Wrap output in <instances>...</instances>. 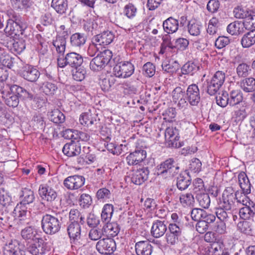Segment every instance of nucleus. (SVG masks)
Segmentation results:
<instances>
[{"mask_svg": "<svg viewBox=\"0 0 255 255\" xmlns=\"http://www.w3.org/2000/svg\"><path fill=\"white\" fill-rule=\"evenodd\" d=\"M4 99L5 104L7 106L14 108L18 105L19 99H29L36 102L38 98L22 87L13 85L10 87L9 91Z\"/></svg>", "mask_w": 255, "mask_h": 255, "instance_id": "obj_1", "label": "nucleus"}, {"mask_svg": "<svg viewBox=\"0 0 255 255\" xmlns=\"http://www.w3.org/2000/svg\"><path fill=\"white\" fill-rule=\"evenodd\" d=\"M61 219H60L57 215L55 216L46 214L43 216L41 220L42 228L47 234H55L59 232L61 228Z\"/></svg>", "mask_w": 255, "mask_h": 255, "instance_id": "obj_2", "label": "nucleus"}, {"mask_svg": "<svg viewBox=\"0 0 255 255\" xmlns=\"http://www.w3.org/2000/svg\"><path fill=\"white\" fill-rule=\"evenodd\" d=\"M57 58V63L59 67L63 68L69 65L73 68H78L81 66L83 62V57L76 52H70L63 56V54H60Z\"/></svg>", "mask_w": 255, "mask_h": 255, "instance_id": "obj_3", "label": "nucleus"}, {"mask_svg": "<svg viewBox=\"0 0 255 255\" xmlns=\"http://www.w3.org/2000/svg\"><path fill=\"white\" fill-rule=\"evenodd\" d=\"M112 56L111 50H104L92 60L90 63V69L95 71L101 70L110 61Z\"/></svg>", "mask_w": 255, "mask_h": 255, "instance_id": "obj_4", "label": "nucleus"}, {"mask_svg": "<svg viewBox=\"0 0 255 255\" xmlns=\"http://www.w3.org/2000/svg\"><path fill=\"white\" fill-rule=\"evenodd\" d=\"M67 230L72 244V248H74L76 250L80 248L82 244L80 241L81 237V227L79 223H70Z\"/></svg>", "mask_w": 255, "mask_h": 255, "instance_id": "obj_5", "label": "nucleus"}, {"mask_svg": "<svg viewBox=\"0 0 255 255\" xmlns=\"http://www.w3.org/2000/svg\"><path fill=\"white\" fill-rule=\"evenodd\" d=\"M59 29V35L53 41V45L58 53L63 54L65 50L66 39L70 34V31L69 28L66 27L64 25H61Z\"/></svg>", "mask_w": 255, "mask_h": 255, "instance_id": "obj_6", "label": "nucleus"}, {"mask_svg": "<svg viewBox=\"0 0 255 255\" xmlns=\"http://www.w3.org/2000/svg\"><path fill=\"white\" fill-rule=\"evenodd\" d=\"M134 71V66L129 62H120L113 68L114 75L118 78L129 77L133 73Z\"/></svg>", "mask_w": 255, "mask_h": 255, "instance_id": "obj_7", "label": "nucleus"}, {"mask_svg": "<svg viewBox=\"0 0 255 255\" xmlns=\"http://www.w3.org/2000/svg\"><path fill=\"white\" fill-rule=\"evenodd\" d=\"M116 244L111 238L100 240L96 244V249L102 254L112 255L116 250Z\"/></svg>", "mask_w": 255, "mask_h": 255, "instance_id": "obj_8", "label": "nucleus"}, {"mask_svg": "<svg viewBox=\"0 0 255 255\" xmlns=\"http://www.w3.org/2000/svg\"><path fill=\"white\" fill-rule=\"evenodd\" d=\"M182 235V229L176 223H170L168 226V231L165 235L167 244L173 246L178 242L179 238Z\"/></svg>", "mask_w": 255, "mask_h": 255, "instance_id": "obj_9", "label": "nucleus"}, {"mask_svg": "<svg viewBox=\"0 0 255 255\" xmlns=\"http://www.w3.org/2000/svg\"><path fill=\"white\" fill-rule=\"evenodd\" d=\"M179 170V167L172 158L167 159L157 166V173L158 175L166 173L170 176H174Z\"/></svg>", "mask_w": 255, "mask_h": 255, "instance_id": "obj_10", "label": "nucleus"}, {"mask_svg": "<svg viewBox=\"0 0 255 255\" xmlns=\"http://www.w3.org/2000/svg\"><path fill=\"white\" fill-rule=\"evenodd\" d=\"M79 121L80 124L91 128H96L99 124L100 119L95 112H89L81 115Z\"/></svg>", "mask_w": 255, "mask_h": 255, "instance_id": "obj_11", "label": "nucleus"}, {"mask_svg": "<svg viewBox=\"0 0 255 255\" xmlns=\"http://www.w3.org/2000/svg\"><path fill=\"white\" fill-rule=\"evenodd\" d=\"M27 250L32 255H43L49 251L47 244L42 239H36L27 245Z\"/></svg>", "mask_w": 255, "mask_h": 255, "instance_id": "obj_12", "label": "nucleus"}, {"mask_svg": "<svg viewBox=\"0 0 255 255\" xmlns=\"http://www.w3.org/2000/svg\"><path fill=\"white\" fill-rule=\"evenodd\" d=\"M165 138L169 146L179 148L181 146L179 139L178 129L173 127L167 128L165 131Z\"/></svg>", "mask_w": 255, "mask_h": 255, "instance_id": "obj_13", "label": "nucleus"}, {"mask_svg": "<svg viewBox=\"0 0 255 255\" xmlns=\"http://www.w3.org/2000/svg\"><path fill=\"white\" fill-rule=\"evenodd\" d=\"M186 95L187 101L191 106H197L200 101L199 89L195 84H192L188 87Z\"/></svg>", "mask_w": 255, "mask_h": 255, "instance_id": "obj_14", "label": "nucleus"}, {"mask_svg": "<svg viewBox=\"0 0 255 255\" xmlns=\"http://www.w3.org/2000/svg\"><path fill=\"white\" fill-rule=\"evenodd\" d=\"M25 29L17 22L13 19H8L4 32L9 36L14 37L23 36Z\"/></svg>", "mask_w": 255, "mask_h": 255, "instance_id": "obj_15", "label": "nucleus"}, {"mask_svg": "<svg viewBox=\"0 0 255 255\" xmlns=\"http://www.w3.org/2000/svg\"><path fill=\"white\" fill-rule=\"evenodd\" d=\"M85 178L82 176L73 175L67 177L64 180V185L69 190H75L81 187L85 183Z\"/></svg>", "mask_w": 255, "mask_h": 255, "instance_id": "obj_16", "label": "nucleus"}, {"mask_svg": "<svg viewBox=\"0 0 255 255\" xmlns=\"http://www.w3.org/2000/svg\"><path fill=\"white\" fill-rule=\"evenodd\" d=\"M236 198V196L233 189L228 187L223 194L222 201L221 202L220 205H222V207L227 210H231Z\"/></svg>", "mask_w": 255, "mask_h": 255, "instance_id": "obj_17", "label": "nucleus"}, {"mask_svg": "<svg viewBox=\"0 0 255 255\" xmlns=\"http://www.w3.org/2000/svg\"><path fill=\"white\" fill-rule=\"evenodd\" d=\"M20 74L24 79L34 82L38 79L40 74L33 66L26 65L22 67Z\"/></svg>", "mask_w": 255, "mask_h": 255, "instance_id": "obj_18", "label": "nucleus"}, {"mask_svg": "<svg viewBox=\"0 0 255 255\" xmlns=\"http://www.w3.org/2000/svg\"><path fill=\"white\" fill-rule=\"evenodd\" d=\"M172 98L175 103L178 102V106L183 108L188 105L185 91L180 87L175 88L172 91Z\"/></svg>", "mask_w": 255, "mask_h": 255, "instance_id": "obj_19", "label": "nucleus"}, {"mask_svg": "<svg viewBox=\"0 0 255 255\" xmlns=\"http://www.w3.org/2000/svg\"><path fill=\"white\" fill-rule=\"evenodd\" d=\"M3 255H25V251L16 241H11L3 248Z\"/></svg>", "mask_w": 255, "mask_h": 255, "instance_id": "obj_20", "label": "nucleus"}, {"mask_svg": "<svg viewBox=\"0 0 255 255\" xmlns=\"http://www.w3.org/2000/svg\"><path fill=\"white\" fill-rule=\"evenodd\" d=\"M39 195L42 200L51 203L57 198V193L48 186L41 185L38 190Z\"/></svg>", "mask_w": 255, "mask_h": 255, "instance_id": "obj_21", "label": "nucleus"}, {"mask_svg": "<svg viewBox=\"0 0 255 255\" xmlns=\"http://www.w3.org/2000/svg\"><path fill=\"white\" fill-rule=\"evenodd\" d=\"M153 248L148 240L139 241L135 244V250L137 255H151Z\"/></svg>", "mask_w": 255, "mask_h": 255, "instance_id": "obj_22", "label": "nucleus"}, {"mask_svg": "<svg viewBox=\"0 0 255 255\" xmlns=\"http://www.w3.org/2000/svg\"><path fill=\"white\" fill-rule=\"evenodd\" d=\"M146 156L145 150L141 149L135 150L130 153L126 158L128 165H136L142 162Z\"/></svg>", "mask_w": 255, "mask_h": 255, "instance_id": "obj_23", "label": "nucleus"}, {"mask_svg": "<svg viewBox=\"0 0 255 255\" xmlns=\"http://www.w3.org/2000/svg\"><path fill=\"white\" fill-rule=\"evenodd\" d=\"M148 174L147 168L137 169L132 173L131 181L134 184L140 185L147 179Z\"/></svg>", "mask_w": 255, "mask_h": 255, "instance_id": "obj_24", "label": "nucleus"}, {"mask_svg": "<svg viewBox=\"0 0 255 255\" xmlns=\"http://www.w3.org/2000/svg\"><path fill=\"white\" fill-rule=\"evenodd\" d=\"M115 36L113 33L110 31H104L101 34H97L93 38V41L97 42L100 45H107L114 40Z\"/></svg>", "mask_w": 255, "mask_h": 255, "instance_id": "obj_25", "label": "nucleus"}, {"mask_svg": "<svg viewBox=\"0 0 255 255\" xmlns=\"http://www.w3.org/2000/svg\"><path fill=\"white\" fill-rule=\"evenodd\" d=\"M167 228L164 221L157 220L152 226L151 233L153 237L158 238L164 235Z\"/></svg>", "mask_w": 255, "mask_h": 255, "instance_id": "obj_26", "label": "nucleus"}, {"mask_svg": "<svg viewBox=\"0 0 255 255\" xmlns=\"http://www.w3.org/2000/svg\"><path fill=\"white\" fill-rule=\"evenodd\" d=\"M63 152L69 157L77 156L80 153L81 146L79 143L72 141L64 145Z\"/></svg>", "mask_w": 255, "mask_h": 255, "instance_id": "obj_27", "label": "nucleus"}, {"mask_svg": "<svg viewBox=\"0 0 255 255\" xmlns=\"http://www.w3.org/2000/svg\"><path fill=\"white\" fill-rule=\"evenodd\" d=\"M162 26L165 32L171 34L177 31L179 23L177 19L171 16L163 21Z\"/></svg>", "mask_w": 255, "mask_h": 255, "instance_id": "obj_28", "label": "nucleus"}, {"mask_svg": "<svg viewBox=\"0 0 255 255\" xmlns=\"http://www.w3.org/2000/svg\"><path fill=\"white\" fill-rule=\"evenodd\" d=\"M120 231V226L116 222L106 223L102 228V232L110 237L117 236Z\"/></svg>", "mask_w": 255, "mask_h": 255, "instance_id": "obj_29", "label": "nucleus"}, {"mask_svg": "<svg viewBox=\"0 0 255 255\" xmlns=\"http://www.w3.org/2000/svg\"><path fill=\"white\" fill-rule=\"evenodd\" d=\"M239 185L242 189L243 194H249L251 193V184L250 180L244 172H240L238 175Z\"/></svg>", "mask_w": 255, "mask_h": 255, "instance_id": "obj_30", "label": "nucleus"}, {"mask_svg": "<svg viewBox=\"0 0 255 255\" xmlns=\"http://www.w3.org/2000/svg\"><path fill=\"white\" fill-rule=\"evenodd\" d=\"M16 60H17L18 59L11 57L4 49L0 48V63L3 66L9 68H12L13 67V64Z\"/></svg>", "mask_w": 255, "mask_h": 255, "instance_id": "obj_31", "label": "nucleus"}, {"mask_svg": "<svg viewBox=\"0 0 255 255\" xmlns=\"http://www.w3.org/2000/svg\"><path fill=\"white\" fill-rule=\"evenodd\" d=\"M244 22L235 21L230 23L227 27V32L232 35H239L244 32Z\"/></svg>", "mask_w": 255, "mask_h": 255, "instance_id": "obj_32", "label": "nucleus"}, {"mask_svg": "<svg viewBox=\"0 0 255 255\" xmlns=\"http://www.w3.org/2000/svg\"><path fill=\"white\" fill-rule=\"evenodd\" d=\"M14 211H17L18 213L19 224H26L28 223L29 212L28 211L25 205L20 204H17Z\"/></svg>", "mask_w": 255, "mask_h": 255, "instance_id": "obj_33", "label": "nucleus"}, {"mask_svg": "<svg viewBox=\"0 0 255 255\" xmlns=\"http://www.w3.org/2000/svg\"><path fill=\"white\" fill-rule=\"evenodd\" d=\"M244 48H249L255 44V29H252L244 35L241 39Z\"/></svg>", "mask_w": 255, "mask_h": 255, "instance_id": "obj_34", "label": "nucleus"}, {"mask_svg": "<svg viewBox=\"0 0 255 255\" xmlns=\"http://www.w3.org/2000/svg\"><path fill=\"white\" fill-rule=\"evenodd\" d=\"M51 6L58 13L63 14L68 7L67 0H52Z\"/></svg>", "mask_w": 255, "mask_h": 255, "instance_id": "obj_35", "label": "nucleus"}, {"mask_svg": "<svg viewBox=\"0 0 255 255\" xmlns=\"http://www.w3.org/2000/svg\"><path fill=\"white\" fill-rule=\"evenodd\" d=\"M191 184V178L187 174H180L177 178L176 185L178 189L181 191L186 189Z\"/></svg>", "mask_w": 255, "mask_h": 255, "instance_id": "obj_36", "label": "nucleus"}, {"mask_svg": "<svg viewBox=\"0 0 255 255\" xmlns=\"http://www.w3.org/2000/svg\"><path fill=\"white\" fill-rule=\"evenodd\" d=\"M252 204V207H250L251 205H248L240 210V216L242 219H249L255 215V203Z\"/></svg>", "mask_w": 255, "mask_h": 255, "instance_id": "obj_37", "label": "nucleus"}, {"mask_svg": "<svg viewBox=\"0 0 255 255\" xmlns=\"http://www.w3.org/2000/svg\"><path fill=\"white\" fill-rule=\"evenodd\" d=\"M24 37L25 39L23 38V36H20L19 38L13 43L12 49L17 54H20L25 49L26 43L28 41V39L25 36Z\"/></svg>", "mask_w": 255, "mask_h": 255, "instance_id": "obj_38", "label": "nucleus"}, {"mask_svg": "<svg viewBox=\"0 0 255 255\" xmlns=\"http://www.w3.org/2000/svg\"><path fill=\"white\" fill-rule=\"evenodd\" d=\"M114 207L112 204L104 205L101 213V220L105 223L109 222L113 214Z\"/></svg>", "mask_w": 255, "mask_h": 255, "instance_id": "obj_39", "label": "nucleus"}, {"mask_svg": "<svg viewBox=\"0 0 255 255\" xmlns=\"http://www.w3.org/2000/svg\"><path fill=\"white\" fill-rule=\"evenodd\" d=\"M22 200L20 202V204L26 205L32 203L34 199V194L33 191L24 188L22 190Z\"/></svg>", "mask_w": 255, "mask_h": 255, "instance_id": "obj_40", "label": "nucleus"}, {"mask_svg": "<svg viewBox=\"0 0 255 255\" xmlns=\"http://www.w3.org/2000/svg\"><path fill=\"white\" fill-rule=\"evenodd\" d=\"M241 87L246 92H252L255 90V79L248 78L243 80L241 83Z\"/></svg>", "mask_w": 255, "mask_h": 255, "instance_id": "obj_41", "label": "nucleus"}, {"mask_svg": "<svg viewBox=\"0 0 255 255\" xmlns=\"http://www.w3.org/2000/svg\"><path fill=\"white\" fill-rule=\"evenodd\" d=\"M86 38L83 34L76 33L72 34L70 37L71 44L73 47H80L85 44Z\"/></svg>", "mask_w": 255, "mask_h": 255, "instance_id": "obj_42", "label": "nucleus"}, {"mask_svg": "<svg viewBox=\"0 0 255 255\" xmlns=\"http://www.w3.org/2000/svg\"><path fill=\"white\" fill-rule=\"evenodd\" d=\"M49 119L53 123L59 124L64 122L65 117L60 111L56 109L50 113Z\"/></svg>", "mask_w": 255, "mask_h": 255, "instance_id": "obj_43", "label": "nucleus"}, {"mask_svg": "<svg viewBox=\"0 0 255 255\" xmlns=\"http://www.w3.org/2000/svg\"><path fill=\"white\" fill-rule=\"evenodd\" d=\"M242 93L240 90H233L230 93L229 98V105L235 106L243 101Z\"/></svg>", "mask_w": 255, "mask_h": 255, "instance_id": "obj_44", "label": "nucleus"}, {"mask_svg": "<svg viewBox=\"0 0 255 255\" xmlns=\"http://www.w3.org/2000/svg\"><path fill=\"white\" fill-rule=\"evenodd\" d=\"M252 12V11L249 10L242 6L235 7L233 11L235 17L239 19H245V20H246L247 17L249 16Z\"/></svg>", "mask_w": 255, "mask_h": 255, "instance_id": "obj_45", "label": "nucleus"}, {"mask_svg": "<svg viewBox=\"0 0 255 255\" xmlns=\"http://www.w3.org/2000/svg\"><path fill=\"white\" fill-rule=\"evenodd\" d=\"M137 85L130 82H125L123 84L124 92L126 95H133L137 94Z\"/></svg>", "mask_w": 255, "mask_h": 255, "instance_id": "obj_46", "label": "nucleus"}, {"mask_svg": "<svg viewBox=\"0 0 255 255\" xmlns=\"http://www.w3.org/2000/svg\"><path fill=\"white\" fill-rule=\"evenodd\" d=\"M42 91L47 95H54L57 90L56 84L49 82H45L41 86Z\"/></svg>", "mask_w": 255, "mask_h": 255, "instance_id": "obj_47", "label": "nucleus"}, {"mask_svg": "<svg viewBox=\"0 0 255 255\" xmlns=\"http://www.w3.org/2000/svg\"><path fill=\"white\" fill-rule=\"evenodd\" d=\"M200 206L204 208H208L210 204V198L207 193H200L196 196Z\"/></svg>", "mask_w": 255, "mask_h": 255, "instance_id": "obj_48", "label": "nucleus"}, {"mask_svg": "<svg viewBox=\"0 0 255 255\" xmlns=\"http://www.w3.org/2000/svg\"><path fill=\"white\" fill-rule=\"evenodd\" d=\"M179 200L184 206H190L194 202V198L192 193H183L180 195Z\"/></svg>", "mask_w": 255, "mask_h": 255, "instance_id": "obj_49", "label": "nucleus"}, {"mask_svg": "<svg viewBox=\"0 0 255 255\" xmlns=\"http://www.w3.org/2000/svg\"><path fill=\"white\" fill-rule=\"evenodd\" d=\"M201 28V25L194 20H191L188 23V32L192 35H199L200 33Z\"/></svg>", "mask_w": 255, "mask_h": 255, "instance_id": "obj_50", "label": "nucleus"}, {"mask_svg": "<svg viewBox=\"0 0 255 255\" xmlns=\"http://www.w3.org/2000/svg\"><path fill=\"white\" fill-rule=\"evenodd\" d=\"M199 69V67L197 66L194 63L190 62L186 63L181 68V73L183 74H190L192 75L195 71Z\"/></svg>", "mask_w": 255, "mask_h": 255, "instance_id": "obj_51", "label": "nucleus"}, {"mask_svg": "<svg viewBox=\"0 0 255 255\" xmlns=\"http://www.w3.org/2000/svg\"><path fill=\"white\" fill-rule=\"evenodd\" d=\"M74 68L75 70L72 71L73 79L77 81H82L85 78L86 71L83 68V67L82 66Z\"/></svg>", "mask_w": 255, "mask_h": 255, "instance_id": "obj_52", "label": "nucleus"}, {"mask_svg": "<svg viewBox=\"0 0 255 255\" xmlns=\"http://www.w3.org/2000/svg\"><path fill=\"white\" fill-rule=\"evenodd\" d=\"M250 67L246 63L240 64L237 68V73L239 77H246L251 71Z\"/></svg>", "mask_w": 255, "mask_h": 255, "instance_id": "obj_53", "label": "nucleus"}, {"mask_svg": "<svg viewBox=\"0 0 255 255\" xmlns=\"http://www.w3.org/2000/svg\"><path fill=\"white\" fill-rule=\"evenodd\" d=\"M216 100L217 104L222 107H225L229 104V98L226 92H223L221 94L219 93L216 97Z\"/></svg>", "mask_w": 255, "mask_h": 255, "instance_id": "obj_54", "label": "nucleus"}, {"mask_svg": "<svg viewBox=\"0 0 255 255\" xmlns=\"http://www.w3.org/2000/svg\"><path fill=\"white\" fill-rule=\"evenodd\" d=\"M115 82V80L113 77H111V78H104L100 80L99 84L102 90L104 92H107L110 90L112 85L114 84Z\"/></svg>", "mask_w": 255, "mask_h": 255, "instance_id": "obj_55", "label": "nucleus"}, {"mask_svg": "<svg viewBox=\"0 0 255 255\" xmlns=\"http://www.w3.org/2000/svg\"><path fill=\"white\" fill-rule=\"evenodd\" d=\"M34 229L31 227H27L22 230L21 235L22 238L25 240L34 241V238L35 234Z\"/></svg>", "mask_w": 255, "mask_h": 255, "instance_id": "obj_56", "label": "nucleus"}, {"mask_svg": "<svg viewBox=\"0 0 255 255\" xmlns=\"http://www.w3.org/2000/svg\"><path fill=\"white\" fill-rule=\"evenodd\" d=\"M221 87L218 83H216L211 80L207 81V92L210 95L216 94Z\"/></svg>", "mask_w": 255, "mask_h": 255, "instance_id": "obj_57", "label": "nucleus"}, {"mask_svg": "<svg viewBox=\"0 0 255 255\" xmlns=\"http://www.w3.org/2000/svg\"><path fill=\"white\" fill-rule=\"evenodd\" d=\"M231 210H227L222 205L216 209V215L217 218L220 220L224 221L231 215Z\"/></svg>", "mask_w": 255, "mask_h": 255, "instance_id": "obj_58", "label": "nucleus"}, {"mask_svg": "<svg viewBox=\"0 0 255 255\" xmlns=\"http://www.w3.org/2000/svg\"><path fill=\"white\" fill-rule=\"evenodd\" d=\"M144 75L149 77H152L155 72V67L151 62H147L142 67Z\"/></svg>", "mask_w": 255, "mask_h": 255, "instance_id": "obj_59", "label": "nucleus"}, {"mask_svg": "<svg viewBox=\"0 0 255 255\" xmlns=\"http://www.w3.org/2000/svg\"><path fill=\"white\" fill-rule=\"evenodd\" d=\"M238 228L241 232L245 234L250 235L252 233V228L249 222L245 221L239 222Z\"/></svg>", "mask_w": 255, "mask_h": 255, "instance_id": "obj_60", "label": "nucleus"}, {"mask_svg": "<svg viewBox=\"0 0 255 255\" xmlns=\"http://www.w3.org/2000/svg\"><path fill=\"white\" fill-rule=\"evenodd\" d=\"M205 191L203 181L201 178H197L193 182V191L194 193L200 194Z\"/></svg>", "mask_w": 255, "mask_h": 255, "instance_id": "obj_61", "label": "nucleus"}, {"mask_svg": "<svg viewBox=\"0 0 255 255\" xmlns=\"http://www.w3.org/2000/svg\"><path fill=\"white\" fill-rule=\"evenodd\" d=\"M202 163L200 160L197 158H193L190 162L189 168L194 173H198L201 170Z\"/></svg>", "mask_w": 255, "mask_h": 255, "instance_id": "obj_62", "label": "nucleus"}, {"mask_svg": "<svg viewBox=\"0 0 255 255\" xmlns=\"http://www.w3.org/2000/svg\"><path fill=\"white\" fill-rule=\"evenodd\" d=\"M92 203L91 197L87 194H82L79 199L80 205L83 208L88 207Z\"/></svg>", "mask_w": 255, "mask_h": 255, "instance_id": "obj_63", "label": "nucleus"}, {"mask_svg": "<svg viewBox=\"0 0 255 255\" xmlns=\"http://www.w3.org/2000/svg\"><path fill=\"white\" fill-rule=\"evenodd\" d=\"M244 24L246 29H255V15L253 12L247 17L246 20H244Z\"/></svg>", "mask_w": 255, "mask_h": 255, "instance_id": "obj_64", "label": "nucleus"}]
</instances>
